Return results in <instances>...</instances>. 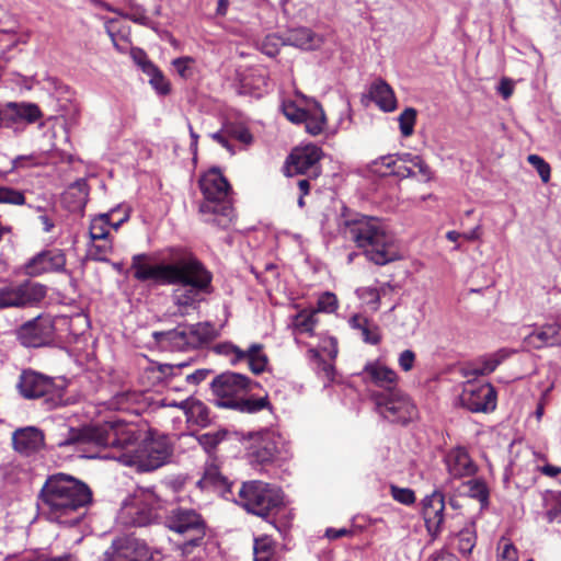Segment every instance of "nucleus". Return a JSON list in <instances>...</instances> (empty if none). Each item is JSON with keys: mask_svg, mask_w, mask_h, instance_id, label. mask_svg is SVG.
<instances>
[{"mask_svg": "<svg viewBox=\"0 0 561 561\" xmlns=\"http://www.w3.org/2000/svg\"><path fill=\"white\" fill-rule=\"evenodd\" d=\"M39 500V508L49 520L75 525L85 515L92 502V491L72 476L56 473L45 481Z\"/></svg>", "mask_w": 561, "mask_h": 561, "instance_id": "1", "label": "nucleus"}, {"mask_svg": "<svg viewBox=\"0 0 561 561\" xmlns=\"http://www.w3.org/2000/svg\"><path fill=\"white\" fill-rule=\"evenodd\" d=\"M140 437L141 432L135 424L106 421L100 425L70 428L67 438L58 442L57 445L75 446L76 450L83 453L87 458L102 457L101 449L111 447L116 450L111 457L118 460L117 456L123 453H135L134 446Z\"/></svg>", "mask_w": 561, "mask_h": 561, "instance_id": "2", "label": "nucleus"}, {"mask_svg": "<svg viewBox=\"0 0 561 561\" xmlns=\"http://www.w3.org/2000/svg\"><path fill=\"white\" fill-rule=\"evenodd\" d=\"M345 238L363 251L366 259L377 265H386L401 259L396 238L375 217H360L345 222Z\"/></svg>", "mask_w": 561, "mask_h": 561, "instance_id": "3", "label": "nucleus"}, {"mask_svg": "<svg viewBox=\"0 0 561 561\" xmlns=\"http://www.w3.org/2000/svg\"><path fill=\"white\" fill-rule=\"evenodd\" d=\"M178 276L167 284L181 285L173 291V300L178 313L184 316L195 309L202 293H209L213 276L205 266L192 254H184L176 260Z\"/></svg>", "mask_w": 561, "mask_h": 561, "instance_id": "4", "label": "nucleus"}, {"mask_svg": "<svg viewBox=\"0 0 561 561\" xmlns=\"http://www.w3.org/2000/svg\"><path fill=\"white\" fill-rule=\"evenodd\" d=\"M173 453L167 435L150 433L134 454L123 453L117 456L125 466L135 467L138 471H151L165 465Z\"/></svg>", "mask_w": 561, "mask_h": 561, "instance_id": "5", "label": "nucleus"}, {"mask_svg": "<svg viewBox=\"0 0 561 561\" xmlns=\"http://www.w3.org/2000/svg\"><path fill=\"white\" fill-rule=\"evenodd\" d=\"M162 506L161 499L152 490L140 489L124 502L118 520L125 526H146L158 518Z\"/></svg>", "mask_w": 561, "mask_h": 561, "instance_id": "6", "label": "nucleus"}, {"mask_svg": "<svg viewBox=\"0 0 561 561\" xmlns=\"http://www.w3.org/2000/svg\"><path fill=\"white\" fill-rule=\"evenodd\" d=\"M205 202L201 204L202 214L221 215L230 220L232 208L229 203L230 185L221 172L211 169L199 181Z\"/></svg>", "mask_w": 561, "mask_h": 561, "instance_id": "7", "label": "nucleus"}, {"mask_svg": "<svg viewBox=\"0 0 561 561\" xmlns=\"http://www.w3.org/2000/svg\"><path fill=\"white\" fill-rule=\"evenodd\" d=\"M238 495L240 505L248 512L263 517L278 507L283 500L278 489L262 481L244 482Z\"/></svg>", "mask_w": 561, "mask_h": 561, "instance_id": "8", "label": "nucleus"}, {"mask_svg": "<svg viewBox=\"0 0 561 561\" xmlns=\"http://www.w3.org/2000/svg\"><path fill=\"white\" fill-rule=\"evenodd\" d=\"M167 527L184 537L182 552L190 553L194 547H199L206 535V525L202 516L193 510H172L165 520Z\"/></svg>", "mask_w": 561, "mask_h": 561, "instance_id": "9", "label": "nucleus"}, {"mask_svg": "<svg viewBox=\"0 0 561 561\" xmlns=\"http://www.w3.org/2000/svg\"><path fill=\"white\" fill-rule=\"evenodd\" d=\"M373 400L378 413L386 420L407 423L416 416V408L400 389L389 393L375 392Z\"/></svg>", "mask_w": 561, "mask_h": 561, "instance_id": "10", "label": "nucleus"}, {"mask_svg": "<svg viewBox=\"0 0 561 561\" xmlns=\"http://www.w3.org/2000/svg\"><path fill=\"white\" fill-rule=\"evenodd\" d=\"M252 381L244 375L222 373L211 382V390L218 407L232 409L241 397L251 390Z\"/></svg>", "mask_w": 561, "mask_h": 561, "instance_id": "11", "label": "nucleus"}, {"mask_svg": "<svg viewBox=\"0 0 561 561\" xmlns=\"http://www.w3.org/2000/svg\"><path fill=\"white\" fill-rule=\"evenodd\" d=\"M46 293L44 285L33 282L2 287L0 288V309L34 306L45 298Z\"/></svg>", "mask_w": 561, "mask_h": 561, "instance_id": "12", "label": "nucleus"}, {"mask_svg": "<svg viewBox=\"0 0 561 561\" xmlns=\"http://www.w3.org/2000/svg\"><path fill=\"white\" fill-rule=\"evenodd\" d=\"M148 547L131 536H123L113 540L104 553V561H146Z\"/></svg>", "mask_w": 561, "mask_h": 561, "instance_id": "13", "label": "nucleus"}, {"mask_svg": "<svg viewBox=\"0 0 561 561\" xmlns=\"http://www.w3.org/2000/svg\"><path fill=\"white\" fill-rule=\"evenodd\" d=\"M321 156V149L314 145L294 149L286 162V174L288 176H294L297 174L310 173L311 175L317 176L319 174L318 163Z\"/></svg>", "mask_w": 561, "mask_h": 561, "instance_id": "14", "label": "nucleus"}, {"mask_svg": "<svg viewBox=\"0 0 561 561\" xmlns=\"http://www.w3.org/2000/svg\"><path fill=\"white\" fill-rule=\"evenodd\" d=\"M54 335V323L48 316L37 318L24 323L18 330L20 342L27 347H38L48 343Z\"/></svg>", "mask_w": 561, "mask_h": 561, "instance_id": "15", "label": "nucleus"}, {"mask_svg": "<svg viewBox=\"0 0 561 561\" xmlns=\"http://www.w3.org/2000/svg\"><path fill=\"white\" fill-rule=\"evenodd\" d=\"M460 401L471 412H490L496 407V391L491 383H470L463 389Z\"/></svg>", "mask_w": 561, "mask_h": 561, "instance_id": "16", "label": "nucleus"}, {"mask_svg": "<svg viewBox=\"0 0 561 561\" xmlns=\"http://www.w3.org/2000/svg\"><path fill=\"white\" fill-rule=\"evenodd\" d=\"M445 512V496L442 491L435 490L422 501V516L428 536L435 540L443 530Z\"/></svg>", "mask_w": 561, "mask_h": 561, "instance_id": "17", "label": "nucleus"}, {"mask_svg": "<svg viewBox=\"0 0 561 561\" xmlns=\"http://www.w3.org/2000/svg\"><path fill=\"white\" fill-rule=\"evenodd\" d=\"M147 256L145 254H137L133 257L131 268L134 276L138 280H157L162 284L167 282L176 280V260L169 264L150 265L146 263Z\"/></svg>", "mask_w": 561, "mask_h": 561, "instance_id": "18", "label": "nucleus"}, {"mask_svg": "<svg viewBox=\"0 0 561 561\" xmlns=\"http://www.w3.org/2000/svg\"><path fill=\"white\" fill-rule=\"evenodd\" d=\"M168 335L173 346L179 350L197 348L213 339L214 328L209 323H197L176 329Z\"/></svg>", "mask_w": 561, "mask_h": 561, "instance_id": "19", "label": "nucleus"}, {"mask_svg": "<svg viewBox=\"0 0 561 561\" xmlns=\"http://www.w3.org/2000/svg\"><path fill=\"white\" fill-rule=\"evenodd\" d=\"M42 117L39 107L34 103L9 102L0 105V128H11L19 123H35Z\"/></svg>", "mask_w": 561, "mask_h": 561, "instance_id": "20", "label": "nucleus"}, {"mask_svg": "<svg viewBox=\"0 0 561 561\" xmlns=\"http://www.w3.org/2000/svg\"><path fill=\"white\" fill-rule=\"evenodd\" d=\"M20 393L26 399H35L55 391L54 379L34 370H24L18 383Z\"/></svg>", "mask_w": 561, "mask_h": 561, "instance_id": "21", "label": "nucleus"}, {"mask_svg": "<svg viewBox=\"0 0 561 561\" xmlns=\"http://www.w3.org/2000/svg\"><path fill=\"white\" fill-rule=\"evenodd\" d=\"M66 265L65 254L60 250L43 251L25 264V273L38 276L44 273L62 271Z\"/></svg>", "mask_w": 561, "mask_h": 561, "instance_id": "22", "label": "nucleus"}, {"mask_svg": "<svg viewBox=\"0 0 561 561\" xmlns=\"http://www.w3.org/2000/svg\"><path fill=\"white\" fill-rule=\"evenodd\" d=\"M363 375L364 380L381 388L383 393H389L398 389L397 373L378 360L367 363L364 367Z\"/></svg>", "mask_w": 561, "mask_h": 561, "instance_id": "23", "label": "nucleus"}, {"mask_svg": "<svg viewBox=\"0 0 561 561\" xmlns=\"http://www.w3.org/2000/svg\"><path fill=\"white\" fill-rule=\"evenodd\" d=\"M445 465L448 474L453 479H461L473 476L478 467L463 447H455L445 456Z\"/></svg>", "mask_w": 561, "mask_h": 561, "instance_id": "24", "label": "nucleus"}, {"mask_svg": "<svg viewBox=\"0 0 561 561\" xmlns=\"http://www.w3.org/2000/svg\"><path fill=\"white\" fill-rule=\"evenodd\" d=\"M524 343L534 350L561 346V324H543L525 336Z\"/></svg>", "mask_w": 561, "mask_h": 561, "instance_id": "25", "label": "nucleus"}, {"mask_svg": "<svg viewBox=\"0 0 561 561\" xmlns=\"http://www.w3.org/2000/svg\"><path fill=\"white\" fill-rule=\"evenodd\" d=\"M12 440L15 451L23 456H31L44 447V434L35 427L16 430Z\"/></svg>", "mask_w": 561, "mask_h": 561, "instance_id": "26", "label": "nucleus"}, {"mask_svg": "<svg viewBox=\"0 0 561 561\" xmlns=\"http://www.w3.org/2000/svg\"><path fill=\"white\" fill-rule=\"evenodd\" d=\"M283 444L274 434L261 436L252 447L251 456L259 463H267L280 458Z\"/></svg>", "mask_w": 561, "mask_h": 561, "instance_id": "27", "label": "nucleus"}, {"mask_svg": "<svg viewBox=\"0 0 561 561\" xmlns=\"http://www.w3.org/2000/svg\"><path fill=\"white\" fill-rule=\"evenodd\" d=\"M210 137L226 148L231 154H234L233 147L229 142V138L237 139L241 144L249 146L253 141V136L241 123H227L222 128L210 135Z\"/></svg>", "mask_w": 561, "mask_h": 561, "instance_id": "28", "label": "nucleus"}, {"mask_svg": "<svg viewBox=\"0 0 561 561\" xmlns=\"http://www.w3.org/2000/svg\"><path fill=\"white\" fill-rule=\"evenodd\" d=\"M369 95L383 112H392L397 108L394 92L383 80H377L371 84Z\"/></svg>", "mask_w": 561, "mask_h": 561, "instance_id": "29", "label": "nucleus"}, {"mask_svg": "<svg viewBox=\"0 0 561 561\" xmlns=\"http://www.w3.org/2000/svg\"><path fill=\"white\" fill-rule=\"evenodd\" d=\"M287 41L290 45L306 50L317 49L323 44V37L307 27L290 31Z\"/></svg>", "mask_w": 561, "mask_h": 561, "instance_id": "30", "label": "nucleus"}, {"mask_svg": "<svg viewBox=\"0 0 561 561\" xmlns=\"http://www.w3.org/2000/svg\"><path fill=\"white\" fill-rule=\"evenodd\" d=\"M247 360L250 370L259 375L263 373L268 365V357L264 352L263 344L253 343L248 350H242L241 362Z\"/></svg>", "mask_w": 561, "mask_h": 561, "instance_id": "31", "label": "nucleus"}, {"mask_svg": "<svg viewBox=\"0 0 561 561\" xmlns=\"http://www.w3.org/2000/svg\"><path fill=\"white\" fill-rule=\"evenodd\" d=\"M512 354V351L507 348H501L493 354L478 358L472 369L473 375L485 376L493 373L496 369V367L506 358H508Z\"/></svg>", "mask_w": 561, "mask_h": 561, "instance_id": "32", "label": "nucleus"}, {"mask_svg": "<svg viewBox=\"0 0 561 561\" xmlns=\"http://www.w3.org/2000/svg\"><path fill=\"white\" fill-rule=\"evenodd\" d=\"M182 410L186 415L188 423L198 426H206L209 423V411L207 407L199 400L187 398L182 401Z\"/></svg>", "mask_w": 561, "mask_h": 561, "instance_id": "33", "label": "nucleus"}, {"mask_svg": "<svg viewBox=\"0 0 561 561\" xmlns=\"http://www.w3.org/2000/svg\"><path fill=\"white\" fill-rule=\"evenodd\" d=\"M302 123L306 125V130L317 136L321 134L325 127V115L323 108L317 101H312L310 107L306 111V118Z\"/></svg>", "mask_w": 561, "mask_h": 561, "instance_id": "34", "label": "nucleus"}, {"mask_svg": "<svg viewBox=\"0 0 561 561\" xmlns=\"http://www.w3.org/2000/svg\"><path fill=\"white\" fill-rule=\"evenodd\" d=\"M125 220H126V218H123L117 224L112 225L110 221L108 214H101V215L94 217L91 220L90 229H89L91 239L93 241L107 239V236L110 232V226H112L114 229H118L121 224Z\"/></svg>", "mask_w": 561, "mask_h": 561, "instance_id": "35", "label": "nucleus"}, {"mask_svg": "<svg viewBox=\"0 0 561 561\" xmlns=\"http://www.w3.org/2000/svg\"><path fill=\"white\" fill-rule=\"evenodd\" d=\"M455 539L457 541V550L463 556L470 554L477 543L474 523H467L465 527L458 534L455 535Z\"/></svg>", "mask_w": 561, "mask_h": 561, "instance_id": "36", "label": "nucleus"}, {"mask_svg": "<svg viewBox=\"0 0 561 561\" xmlns=\"http://www.w3.org/2000/svg\"><path fill=\"white\" fill-rule=\"evenodd\" d=\"M318 323L317 310L304 309L294 316L291 324L296 332L313 334L314 328Z\"/></svg>", "mask_w": 561, "mask_h": 561, "instance_id": "37", "label": "nucleus"}, {"mask_svg": "<svg viewBox=\"0 0 561 561\" xmlns=\"http://www.w3.org/2000/svg\"><path fill=\"white\" fill-rule=\"evenodd\" d=\"M123 2L127 11L125 12L119 9V12H117L119 16L144 26L150 24V19L147 16L145 8L137 3L136 0H123Z\"/></svg>", "mask_w": 561, "mask_h": 561, "instance_id": "38", "label": "nucleus"}, {"mask_svg": "<svg viewBox=\"0 0 561 561\" xmlns=\"http://www.w3.org/2000/svg\"><path fill=\"white\" fill-rule=\"evenodd\" d=\"M146 75L149 77V82L157 93L161 95L170 93V82L156 65H147Z\"/></svg>", "mask_w": 561, "mask_h": 561, "instance_id": "39", "label": "nucleus"}, {"mask_svg": "<svg viewBox=\"0 0 561 561\" xmlns=\"http://www.w3.org/2000/svg\"><path fill=\"white\" fill-rule=\"evenodd\" d=\"M270 402L267 396L261 398H245L241 397L238 402L232 408L233 410L245 412V413H255L263 409L268 408Z\"/></svg>", "mask_w": 561, "mask_h": 561, "instance_id": "40", "label": "nucleus"}, {"mask_svg": "<svg viewBox=\"0 0 561 561\" xmlns=\"http://www.w3.org/2000/svg\"><path fill=\"white\" fill-rule=\"evenodd\" d=\"M254 561H272L274 557V543L271 537L262 536L254 540Z\"/></svg>", "mask_w": 561, "mask_h": 561, "instance_id": "41", "label": "nucleus"}, {"mask_svg": "<svg viewBox=\"0 0 561 561\" xmlns=\"http://www.w3.org/2000/svg\"><path fill=\"white\" fill-rule=\"evenodd\" d=\"M497 561H518V550L506 537H502L496 547Z\"/></svg>", "mask_w": 561, "mask_h": 561, "instance_id": "42", "label": "nucleus"}, {"mask_svg": "<svg viewBox=\"0 0 561 561\" xmlns=\"http://www.w3.org/2000/svg\"><path fill=\"white\" fill-rule=\"evenodd\" d=\"M414 159H420V156H415L412 153H402L399 156H383L374 161V167H385V168H394L397 164H410L412 162H416Z\"/></svg>", "mask_w": 561, "mask_h": 561, "instance_id": "43", "label": "nucleus"}, {"mask_svg": "<svg viewBox=\"0 0 561 561\" xmlns=\"http://www.w3.org/2000/svg\"><path fill=\"white\" fill-rule=\"evenodd\" d=\"M228 435L226 430H217L214 432H207L197 436L199 445L206 450L210 451L221 443Z\"/></svg>", "mask_w": 561, "mask_h": 561, "instance_id": "44", "label": "nucleus"}, {"mask_svg": "<svg viewBox=\"0 0 561 561\" xmlns=\"http://www.w3.org/2000/svg\"><path fill=\"white\" fill-rule=\"evenodd\" d=\"M416 111L412 107L405 108L399 116L400 131L403 137H410L414 131Z\"/></svg>", "mask_w": 561, "mask_h": 561, "instance_id": "45", "label": "nucleus"}, {"mask_svg": "<svg viewBox=\"0 0 561 561\" xmlns=\"http://www.w3.org/2000/svg\"><path fill=\"white\" fill-rule=\"evenodd\" d=\"M282 111L286 118L293 123H302L304 118H306L307 110L299 107L294 101H284Z\"/></svg>", "mask_w": 561, "mask_h": 561, "instance_id": "46", "label": "nucleus"}, {"mask_svg": "<svg viewBox=\"0 0 561 561\" xmlns=\"http://www.w3.org/2000/svg\"><path fill=\"white\" fill-rule=\"evenodd\" d=\"M198 484L202 488L222 486L226 484V478L220 474L216 467H209L205 470Z\"/></svg>", "mask_w": 561, "mask_h": 561, "instance_id": "47", "label": "nucleus"}, {"mask_svg": "<svg viewBox=\"0 0 561 561\" xmlns=\"http://www.w3.org/2000/svg\"><path fill=\"white\" fill-rule=\"evenodd\" d=\"M374 171L378 172L382 175L393 174V175L402 178V179L416 176L415 170H413L408 164H402V163L397 164L394 168H385V167L378 165V167H375Z\"/></svg>", "mask_w": 561, "mask_h": 561, "instance_id": "48", "label": "nucleus"}, {"mask_svg": "<svg viewBox=\"0 0 561 561\" xmlns=\"http://www.w3.org/2000/svg\"><path fill=\"white\" fill-rule=\"evenodd\" d=\"M193 65L194 59L188 56L175 58L172 61V66L176 73L183 79H188L193 76Z\"/></svg>", "mask_w": 561, "mask_h": 561, "instance_id": "49", "label": "nucleus"}, {"mask_svg": "<svg viewBox=\"0 0 561 561\" xmlns=\"http://www.w3.org/2000/svg\"><path fill=\"white\" fill-rule=\"evenodd\" d=\"M527 161L537 170L541 181L548 183L550 180V165L538 154H529Z\"/></svg>", "mask_w": 561, "mask_h": 561, "instance_id": "50", "label": "nucleus"}, {"mask_svg": "<svg viewBox=\"0 0 561 561\" xmlns=\"http://www.w3.org/2000/svg\"><path fill=\"white\" fill-rule=\"evenodd\" d=\"M357 295L366 305L370 306L373 310H378L380 300L377 293V287H362L357 289Z\"/></svg>", "mask_w": 561, "mask_h": 561, "instance_id": "51", "label": "nucleus"}, {"mask_svg": "<svg viewBox=\"0 0 561 561\" xmlns=\"http://www.w3.org/2000/svg\"><path fill=\"white\" fill-rule=\"evenodd\" d=\"M390 494L397 502L404 505H412L415 502L414 491L409 488L390 486Z\"/></svg>", "mask_w": 561, "mask_h": 561, "instance_id": "52", "label": "nucleus"}, {"mask_svg": "<svg viewBox=\"0 0 561 561\" xmlns=\"http://www.w3.org/2000/svg\"><path fill=\"white\" fill-rule=\"evenodd\" d=\"M218 354L229 357L232 365L241 362L242 350L231 343H221L215 347Z\"/></svg>", "mask_w": 561, "mask_h": 561, "instance_id": "53", "label": "nucleus"}, {"mask_svg": "<svg viewBox=\"0 0 561 561\" xmlns=\"http://www.w3.org/2000/svg\"><path fill=\"white\" fill-rule=\"evenodd\" d=\"M0 203L23 205L25 197L22 192L0 186Z\"/></svg>", "mask_w": 561, "mask_h": 561, "instance_id": "54", "label": "nucleus"}, {"mask_svg": "<svg viewBox=\"0 0 561 561\" xmlns=\"http://www.w3.org/2000/svg\"><path fill=\"white\" fill-rule=\"evenodd\" d=\"M337 308V299L334 294L332 293H324L320 296L318 300V308L316 309L318 311L323 312H334Z\"/></svg>", "mask_w": 561, "mask_h": 561, "instance_id": "55", "label": "nucleus"}, {"mask_svg": "<svg viewBox=\"0 0 561 561\" xmlns=\"http://www.w3.org/2000/svg\"><path fill=\"white\" fill-rule=\"evenodd\" d=\"M360 335L365 343L371 345L378 344L381 339L378 327L370 322L360 331Z\"/></svg>", "mask_w": 561, "mask_h": 561, "instance_id": "56", "label": "nucleus"}, {"mask_svg": "<svg viewBox=\"0 0 561 561\" xmlns=\"http://www.w3.org/2000/svg\"><path fill=\"white\" fill-rule=\"evenodd\" d=\"M470 496L478 499L479 501H485L488 499V490L483 482L479 480H471L468 482Z\"/></svg>", "mask_w": 561, "mask_h": 561, "instance_id": "57", "label": "nucleus"}, {"mask_svg": "<svg viewBox=\"0 0 561 561\" xmlns=\"http://www.w3.org/2000/svg\"><path fill=\"white\" fill-rule=\"evenodd\" d=\"M548 523H561V492L554 496V504L546 513Z\"/></svg>", "mask_w": 561, "mask_h": 561, "instance_id": "58", "label": "nucleus"}, {"mask_svg": "<svg viewBox=\"0 0 561 561\" xmlns=\"http://www.w3.org/2000/svg\"><path fill=\"white\" fill-rule=\"evenodd\" d=\"M415 353L411 350H404L400 353L398 364L403 371H410L414 367Z\"/></svg>", "mask_w": 561, "mask_h": 561, "instance_id": "59", "label": "nucleus"}, {"mask_svg": "<svg viewBox=\"0 0 561 561\" xmlns=\"http://www.w3.org/2000/svg\"><path fill=\"white\" fill-rule=\"evenodd\" d=\"M101 241V244H95L90 251L95 260L103 261L105 260L106 255L111 253L112 243L107 239Z\"/></svg>", "mask_w": 561, "mask_h": 561, "instance_id": "60", "label": "nucleus"}, {"mask_svg": "<svg viewBox=\"0 0 561 561\" xmlns=\"http://www.w3.org/2000/svg\"><path fill=\"white\" fill-rule=\"evenodd\" d=\"M416 161V176L419 175L420 179L424 182H428L433 179V172L428 164L420 157V159H414Z\"/></svg>", "mask_w": 561, "mask_h": 561, "instance_id": "61", "label": "nucleus"}, {"mask_svg": "<svg viewBox=\"0 0 561 561\" xmlns=\"http://www.w3.org/2000/svg\"><path fill=\"white\" fill-rule=\"evenodd\" d=\"M253 94L260 96L265 91V88L267 85V78L264 72H257L256 75H253Z\"/></svg>", "mask_w": 561, "mask_h": 561, "instance_id": "62", "label": "nucleus"}, {"mask_svg": "<svg viewBox=\"0 0 561 561\" xmlns=\"http://www.w3.org/2000/svg\"><path fill=\"white\" fill-rule=\"evenodd\" d=\"M131 57L134 61L141 68L144 73L147 72V65H153L147 57L146 53L141 49H133Z\"/></svg>", "mask_w": 561, "mask_h": 561, "instance_id": "63", "label": "nucleus"}, {"mask_svg": "<svg viewBox=\"0 0 561 561\" xmlns=\"http://www.w3.org/2000/svg\"><path fill=\"white\" fill-rule=\"evenodd\" d=\"M499 93L504 98L508 99L514 92V82L508 78H503L500 81V85L497 88Z\"/></svg>", "mask_w": 561, "mask_h": 561, "instance_id": "64", "label": "nucleus"}]
</instances>
